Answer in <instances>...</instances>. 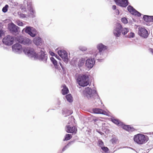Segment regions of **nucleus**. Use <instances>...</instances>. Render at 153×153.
Segmentation results:
<instances>
[{
    "label": "nucleus",
    "instance_id": "nucleus-1",
    "mask_svg": "<svg viewBox=\"0 0 153 153\" xmlns=\"http://www.w3.org/2000/svg\"><path fill=\"white\" fill-rule=\"evenodd\" d=\"M23 51L25 54L28 56L34 58V59L39 60L46 63L48 59V55L44 48H41L40 50L37 53L32 48L27 47L24 48Z\"/></svg>",
    "mask_w": 153,
    "mask_h": 153
},
{
    "label": "nucleus",
    "instance_id": "nucleus-2",
    "mask_svg": "<svg viewBox=\"0 0 153 153\" xmlns=\"http://www.w3.org/2000/svg\"><path fill=\"white\" fill-rule=\"evenodd\" d=\"M116 4L122 7L126 8L128 6L127 10L129 13L133 15L140 17L142 15L141 13L135 10L130 4L128 0H114Z\"/></svg>",
    "mask_w": 153,
    "mask_h": 153
},
{
    "label": "nucleus",
    "instance_id": "nucleus-3",
    "mask_svg": "<svg viewBox=\"0 0 153 153\" xmlns=\"http://www.w3.org/2000/svg\"><path fill=\"white\" fill-rule=\"evenodd\" d=\"M82 94L85 97H86L88 100L93 98L94 99H99L102 104L101 100L98 95L97 91L95 90H92L91 88L86 87L83 91Z\"/></svg>",
    "mask_w": 153,
    "mask_h": 153
},
{
    "label": "nucleus",
    "instance_id": "nucleus-4",
    "mask_svg": "<svg viewBox=\"0 0 153 153\" xmlns=\"http://www.w3.org/2000/svg\"><path fill=\"white\" fill-rule=\"evenodd\" d=\"M89 75L86 74H79L76 79L79 85L81 87H86L90 83Z\"/></svg>",
    "mask_w": 153,
    "mask_h": 153
},
{
    "label": "nucleus",
    "instance_id": "nucleus-5",
    "mask_svg": "<svg viewBox=\"0 0 153 153\" xmlns=\"http://www.w3.org/2000/svg\"><path fill=\"white\" fill-rule=\"evenodd\" d=\"M149 140V138L147 136L141 133H138L135 135L133 138L134 141L139 145L145 144Z\"/></svg>",
    "mask_w": 153,
    "mask_h": 153
},
{
    "label": "nucleus",
    "instance_id": "nucleus-6",
    "mask_svg": "<svg viewBox=\"0 0 153 153\" xmlns=\"http://www.w3.org/2000/svg\"><path fill=\"white\" fill-rule=\"evenodd\" d=\"M7 28L10 33L14 36L18 35L20 31V27L12 22L8 24Z\"/></svg>",
    "mask_w": 153,
    "mask_h": 153
},
{
    "label": "nucleus",
    "instance_id": "nucleus-7",
    "mask_svg": "<svg viewBox=\"0 0 153 153\" xmlns=\"http://www.w3.org/2000/svg\"><path fill=\"white\" fill-rule=\"evenodd\" d=\"M14 41L16 42H17L16 41V37L9 35H7L2 39V42L5 45L8 46L12 45L13 44Z\"/></svg>",
    "mask_w": 153,
    "mask_h": 153
},
{
    "label": "nucleus",
    "instance_id": "nucleus-8",
    "mask_svg": "<svg viewBox=\"0 0 153 153\" xmlns=\"http://www.w3.org/2000/svg\"><path fill=\"white\" fill-rule=\"evenodd\" d=\"M16 40L18 43L25 45H29L32 43V41L30 39L26 37H24L22 36L16 37Z\"/></svg>",
    "mask_w": 153,
    "mask_h": 153
},
{
    "label": "nucleus",
    "instance_id": "nucleus-9",
    "mask_svg": "<svg viewBox=\"0 0 153 153\" xmlns=\"http://www.w3.org/2000/svg\"><path fill=\"white\" fill-rule=\"evenodd\" d=\"M24 31L27 33L32 37H35L37 34V31L34 28L29 26H26L22 31Z\"/></svg>",
    "mask_w": 153,
    "mask_h": 153
},
{
    "label": "nucleus",
    "instance_id": "nucleus-10",
    "mask_svg": "<svg viewBox=\"0 0 153 153\" xmlns=\"http://www.w3.org/2000/svg\"><path fill=\"white\" fill-rule=\"evenodd\" d=\"M27 4V9L30 12V13L28 14L27 15V17L31 18L35 17L36 16L35 14L36 12L33 9L31 0H28Z\"/></svg>",
    "mask_w": 153,
    "mask_h": 153
},
{
    "label": "nucleus",
    "instance_id": "nucleus-11",
    "mask_svg": "<svg viewBox=\"0 0 153 153\" xmlns=\"http://www.w3.org/2000/svg\"><path fill=\"white\" fill-rule=\"evenodd\" d=\"M97 48L98 51L96 50V51L95 52L94 56L95 57L99 55H101L102 51L107 50L108 48V47L101 43L97 45Z\"/></svg>",
    "mask_w": 153,
    "mask_h": 153
},
{
    "label": "nucleus",
    "instance_id": "nucleus-12",
    "mask_svg": "<svg viewBox=\"0 0 153 153\" xmlns=\"http://www.w3.org/2000/svg\"><path fill=\"white\" fill-rule=\"evenodd\" d=\"M57 53L64 62L66 63L68 62L69 59L68 53L65 50L63 49L59 50L57 51Z\"/></svg>",
    "mask_w": 153,
    "mask_h": 153
},
{
    "label": "nucleus",
    "instance_id": "nucleus-13",
    "mask_svg": "<svg viewBox=\"0 0 153 153\" xmlns=\"http://www.w3.org/2000/svg\"><path fill=\"white\" fill-rule=\"evenodd\" d=\"M122 29L123 27L122 25L119 23H117L113 30V34L116 37H118L120 36Z\"/></svg>",
    "mask_w": 153,
    "mask_h": 153
},
{
    "label": "nucleus",
    "instance_id": "nucleus-14",
    "mask_svg": "<svg viewBox=\"0 0 153 153\" xmlns=\"http://www.w3.org/2000/svg\"><path fill=\"white\" fill-rule=\"evenodd\" d=\"M138 29V34L139 36L144 39L148 38L149 33L146 28L144 27H139Z\"/></svg>",
    "mask_w": 153,
    "mask_h": 153
},
{
    "label": "nucleus",
    "instance_id": "nucleus-15",
    "mask_svg": "<svg viewBox=\"0 0 153 153\" xmlns=\"http://www.w3.org/2000/svg\"><path fill=\"white\" fill-rule=\"evenodd\" d=\"M95 63L94 57L90 58L85 59V66L88 69H91L94 66Z\"/></svg>",
    "mask_w": 153,
    "mask_h": 153
},
{
    "label": "nucleus",
    "instance_id": "nucleus-16",
    "mask_svg": "<svg viewBox=\"0 0 153 153\" xmlns=\"http://www.w3.org/2000/svg\"><path fill=\"white\" fill-rule=\"evenodd\" d=\"M19 43H17L12 47L13 51L15 53L19 54L22 53V50L25 48H22V45Z\"/></svg>",
    "mask_w": 153,
    "mask_h": 153
},
{
    "label": "nucleus",
    "instance_id": "nucleus-17",
    "mask_svg": "<svg viewBox=\"0 0 153 153\" xmlns=\"http://www.w3.org/2000/svg\"><path fill=\"white\" fill-rule=\"evenodd\" d=\"M65 130L68 133L76 134L77 131L76 127L74 126H71L70 125H67L65 127Z\"/></svg>",
    "mask_w": 153,
    "mask_h": 153
},
{
    "label": "nucleus",
    "instance_id": "nucleus-18",
    "mask_svg": "<svg viewBox=\"0 0 153 153\" xmlns=\"http://www.w3.org/2000/svg\"><path fill=\"white\" fill-rule=\"evenodd\" d=\"M91 113L96 114H102L109 117L110 115L105 111L99 108H94L92 109Z\"/></svg>",
    "mask_w": 153,
    "mask_h": 153
},
{
    "label": "nucleus",
    "instance_id": "nucleus-19",
    "mask_svg": "<svg viewBox=\"0 0 153 153\" xmlns=\"http://www.w3.org/2000/svg\"><path fill=\"white\" fill-rule=\"evenodd\" d=\"M120 126L123 129L129 132H132L135 130L133 127H131L130 125H126L123 122L121 123Z\"/></svg>",
    "mask_w": 153,
    "mask_h": 153
},
{
    "label": "nucleus",
    "instance_id": "nucleus-20",
    "mask_svg": "<svg viewBox=\"0 0 153 153\" xmlns=\"http://www.w3.org/2000/svg\"><path fill=\"white\" fill-rule=\"evenodd\" d=\"M33 42L34 44L38 47L39 46L42 45V39L40 37L37 36L34 39Z\"/></svg>",
    "mask_w": 153,
    "mask_h": 153
},
{
    "label": "nucleus",
    "instance_id": "nucleus-21",
    "mask_svg": "<svg viewBox=\"0 0 153 153\" xmlns=\"http://www.w3.org/2000/svg\"><path fill=\"white\" fill-rule=\"evenodd\" d=\"M50 59L51 62L54 65L55 68L58 70L59 72L60 71H61V68L58 64L57 61L55 59V58L54 57H50Z\"/></svg>",
    "mask_w": 153,
    "mask_h": 153
},
{
    "label": "nucleus",
    "instance_id": "nucleus-22",
    "mask_svg": "<svg viewBox=\"0 0 153 153\" xmlns=\"http://www.w3.org/2000/svg\"><path fill=\"white\" fill-rule=\"evenodd\" d=\"M62 114L64 117H66L71 114L73 113V111L69 110L66 108H63L62 110Z\"/></svg>",
    "mask_w": 153,
    "mask_h": 153
},
{
    "label": "nucleus",
    "instance_id": "nucleus-23",
    "mask_svg": "<svg viewBox=\"0 0 153 153\" xmlns=\"http://www.w3.org/2000/svg\"><path fill=\"white\" fill-rule=\"evenodd\" d=\"M85 62V59L84 58H81L78 61L77 66L79 68H80L82 67Z\"/></svg>",
    "mask_w": 153,
    "mask_h": 153
},
{
    "label": "nucleus",
    "instance_id": "nucleus-24",
    "mask_svg": "<svg viewBox=\"0 0 153 153\" xmlns=\"http://www.w3.org/2000/svg\"><path fill=\"white\" fill-rule=\"evenodd\" d=\"M69 93V90L68 87L65 84L63 86V88L61 90V93L63 95H66Z\"/></svg>",
    "mask_w": 153,
    "mask_h": 153
},
{
    "label": "nucleus",
    "instance_id": "nucleus-25",
    "mask_svg": "<svg viewBox=\"0 0 153 153\" xmlns=\"http://www.w3.org/2000/svg\"><path fill=\"white\" fill-rule=\"evenodd\" d=\"M110 119V120L113 123L118 126H120L121 123H122V122L120 121L118 119H115L114 117H112Z\"/></svg>",
    "mask_w": 153,
    "mask_h": 153
},
{
    "label": "nucleus",
    "instance_id": "nucleus-26",
    "mask_svg": "<svg viewBox=\"0 0 153 153\" xmlns=\"http://www.w3.org/2000/svg\"><path fill=\"white\" fill-rule=\"evenodd\" d=\"M75 140H74L72 141H69L65 146L63 148L62 151V152H63L65 150L67 149L72 144L74 143Z\"/></svg>",
    "mask_w": 153,
    "mask_h": 153
},
{
    "label": "nucleus",
    "instance_id": "nucleus-27",
    "mask_svg": "<svg viewBox=\"0 0 153 153\" xmlns=\"http://www.w3.org/2000/svg\"><path fill=\"white\" fill-rule=\"evenodd\" d=\"M65 97L67 101L68 102L71 103L73 102V98L71 94H67L65 95Z\"/></svg>",
    "mask_w": 153,
    "mask_h": 153
},
{
    "label": "nucleus",
    "instance_id": "nucleus-28",
    "mask_svg": "<svg viewBox=\"0 0 153 153\" xmlns=\"http://www.w3.org/2000/svg\"><path fill=\"white\" fill-rule=\"evenodd\" d=\"M101 130L102 131L106 134H108L110 133V131L109 129V127L107 126H102Z\"/></svg>",
    "mask_w": 153,
    "mask_h": 153
},
{
    "label": "nucleus",
    "instance_id": "nucleus-29",
    "mask_svg": "<svg viewBox=\"0 0 153 153\" xmlns=\"http://www.w3.org/2000/svg\"><path fill=\"white\" fill-rule=\"evenodd\" d=\"M151 16L143 15V19L145 22L148 23L150 22Z\"/></svg>",
    "mask_w": 153,
    "mask_h": 153
},
{
    "label": "nucleus",
    "instance_id": "nucleus-30",
    "mask_svg": "<svg viewBox=\"0 0 153 153\" xmlns=\"http://www.w3.org/2000/svg\"><path fill=\"white\" fill-rule=\"evenodd\" d=\"M72 138V135L70 134H66L63 139V141H67L70 140Z\"/></svg>",
    "mask_w": 153,
    "mask_h": 153
},
{
    "label": "nucleus",
    "instance_id": "nucleus-31",
    "mask_svg": "<svg viewBox=\"0 0 153 153\" xmlns=\"http://www.w3.org/2000/svg\"><path fill=\"white\" fill-rule=\"evenodd\" d=\"M129 31V30L128 28L126 27H123V29H122L121 33L123 36H124L127 34Z\"/></svg>",
    "mask_w": 153,
    "mask_h": 153
},
{
    "label": "nucleus",
    "instance_id": "nucleus-32",
    "mask_svg": "<svg viewBox=\"0 0 153 153\" xmlns=\"http://www.w3.org/2000/svg\"><path fill=\"white\" fill-rule=\"evenodd\" d=\"M101 149L105 153H110V152L109 149L106 146H104L101 147Z\"/></svg>",
    "mask_w": 153,
    "mask_h": 153
},
{
    "label": "nucleus",
    "instance_id": "nucleus-33",
    "mask_svg": "<svg viewBox=\"0 0 153 153\" xmlns=\"http://www.w3.org/2000/svg\"><path fill=\"white\" fill-rule=\"evenodd\" d=\"M97 145L99 146L101 148V147H102L104 146V143L102 140L100 139L98 141Z\"/></svg>",
    "mask_w": 153,
    "mask_h": 153
},
{
    "label": "nucleus",
    "instance_id": "nucleus-34",
    "mask_svg": "<svg viewBox=\"0 0 153 153\" xmlns=\"http://www.w3.org/2000/svg\"><path fill=\"white\" fill-rule=\"evenodd\" d=\"M121 20L122 22L125 24H127L128 23V18L127 17H122L121 18Z\"/></svg>",
    "mask_w": 153,
    "mask_h": 153
},
{
    "label": "nucleus",
    "instance_id": "nucleus-35",
    "mask_svg": "<svg viewBox=\"0 0 153 153\" xmlns=\"http://www.w3.org/2000/svg\"><path fill=\"white\" fill-rule=\"evenodd\" d=\"M62 68V70H61V71L62 72V75L64 76H65L67 71V68L65 67H64ZM61 71H60V72Z\"/></svg>",
    "mask_w": 153,
    "mask_h": 153
},
{
    "label": "nucleus",
    "instance_id": "nucleus-36",
    "mask_svg": "<svg viewBox=\"0 0 153 153\" xmlns=\"http://www.w3.org/2000/svg\"><path fill=\"white\" fill-rule=\"evenodd\" d=\"M9 6L8 4H6L2 8V11L4 13H6L8 10Z\"/></svg>",
    "mask_w": 153,
    "mask_h": 153
},
{
    "label": "nucleus",
    "instance_id": "nucleus-37",
    "mask_svg": "<svg viewBox=\"0 0 153 153\" xmlns=\"http://www.w3.org/2000/svg\"><path fill=\"white\" fill-rule=\"evenodd\" d=\"M135 36V34L134 32H131L130 33L129 35L128 34L127 35L125 36V37L126 38H133Z\"/></svg>",
    "mask_w": 153,
    "mask_h": 153
},
{
    "label": "nucleus",
    "instance_id": "nucleus-38",
    "mask_svg": "<svg viewBox=\"0 0 153 153\" xmlns=\"http://www.w3.org/2000/svg\"><path fill=\"white\" fill-rule=\"evenodd\" d=\"M118 139L116 137H112L110 140L112 144H116Z\"/></svg>",
    "mask_w": 153,
    "mask_h": 153
},
{
    "label": "nucleus",
    "instance_id": "nucleus-39",
    "mask_svg": "<svg viewBox=\"0 0 153 153\" xmlns=\"http://www.w3.org/2000/svg\"><path fill=\"white\" fill-rule=\"evenodd\" d=\"M79 48L80 50L82 51H85L87 50V48L86 47L83 46H79Z\"/></svg>",
    "mask_w": 153,
    "mask_h": 153
},
{
    "label": "nucleus",
    "instance_id": "nucleus-40",
    "mask_svg": "<svg viewBox=\"0 0 153 153\" xmlns=\"http://www.w3.org/2000/svg\"><path fill=\"white\" fill-rule=\"evenodd\" d=\"M20 8L21 10L22 11V12L26 11V8L25 6H23L22 5H21Z\"/></svg>",
    "mask_w": 153,
    "mask_h": 153
},
{
    "label": "nucleus",
    "instance_id": "nucleus-41",
    "mask_svg": "<svg viewBox=\"0 0 153 153\" xmlns=\"http://www.w3.org/2000/svg\"><path fill=\"white\" fill-rule=\"evenodd\" d=\"M17 24L19 26H22L23 25V23L20 21H17Z\"/></svg>",
    "mask_w": 153,
    "mask_h": 153
},
{
    "label": "nucleus",
    "instance_id": "nucleus-42",
    "mask_svg": "<svg viewBox=\"0 0 153 153\" xmlns=\"http://www.w3.org/2000/svg\"><path fill=\"white\" fill-rule=\"evenodd\" d=\"M4 35V30L1 29L0 30V39L1 38L2 36Z\"/></svg>",
    "mask_w": 153,
    "mask_h": 153
},
{
    "label": "nucleus",
    "instance_id": "nucleus-43",
    "mask_svg": "<svg viewBox=\"0 0 153 153\" xmlns=\"http://www.w3.org/2000/svg\"><path fill=\"white\" fill-rule=\"evenodd\" d=\"M96 131L100 134L101 135H104V134L102 132L100 129H96Z\"/></svg>",
    "mask_w": 153,
    "mask_h": 153
},
{
    "label": "nucleus",
    "instance_id": "nucleus-44",
    "mask_svg": "<svg viewBox=\"0 0 153 153\" xmlns=\"http://www.w3.org/2000/svg\"><path fill=\"white\" fill-rule=\"evenodd\" d=\"M26 15L23 13H21L20 14V18H24L26 17Z\"/></svg>",
    "mask_w": 153,
    "mask_h": 153
},
{
    "label": "nucleus",
    "instance_id": "nucleus-45",
    "mask_svg": "<svg viewBox=\"0 0 153 153\" xmlns=\"http://www.w3.org/2000/svg\"><path fill=\"white\" fill-rule=\"evenodd\" d=\"M49 53L50 55L52 56H55V55H56V53H54L52 51H50L49 52Z\"/></svg>",
    "mask_w": 153,
    "mask_h": 153
},
{
    "label": "nucleus",
    "instance_id": "nucleus-46",
    "mask_svg": "<svg viewBox=\"0 0 153 153\" xmlns=\"http://www.w3.org/2000/svg\"><path fill=\"white\" fill-rule=\"evenodd\" d=\"M115 10V12L116 13V15H118L120 14V11L118 9H116Z\"/></svg>",
    "mask_w": 153,
    "mask_h": 153
},
{
    "label": "nucleus",
    "instance_id": "nucleus-47",
    "mask_svg": "<svg viewBox=\"0 0 153 153\" xmlns=\"http://www.w3.org/2000/svg\"><path fill=\"white\" fill-rule=\"evenodd\" d=\"M55 58H56L57 59L59 60H61V59L59 57V56H58L56 54V55H55Z\"/></svg>",
    "mask_w": 153,
    "mask_h": 153
},
{
    "label": "nucleus",
    "instance_id": "nucleus-48",
    "mask_svg": "<svg viewBox=\"0 0 153 153\" xmlns=\"http://www.w3.org/2000/svg\"><path fill=\"white\" fill-rule=\"evenodd\" d=\"M123 148H128V149H130L133 150H134V151H135V149H134V148H131V147H128V146H125V147H123Z\"/></svg>",
    "mask_w": 153,
    "mask_h": 153
},
{
    "label": "nucleus",
    "instance_id": "nucleus-49",
    "mask_svg": "<svg viewBox=\"0 0 153 153\" xmlns=\"http://www.w3.org/2000/svg\"><path fill=\"white\" fill-rule=\"evenodd\" d=\"M112 9L114 10H116L117 9V6L116 5H113L112 7Z\"/></svg>",
    "mask_w": 153,
    "mask_h": 153
},
{
    "label": "nucleus",
    "instance_id": "nucleus-50",
    "mask_svg": "<svg viewBox=\"0 0 153 153\" xmlns=\"http://www.w3.org/2000/svg\"><path fill=\"white\" fill-rule=\"evenodd\" d=\"M150 22H153V16H151Z\"/></svg>",
    "mask_w": 153,
    "mask_h": 153
},
{
    "label": "nucleus",
    "instance_id": "nucleus-51",
    "mask_svg": "<svg viewBox=\"0 0 153 153\" xmlns=\"http://www.w3.org/2000/svg\"><path fill=\"white\" fill-rule=\"evenodd\" d=\"M97 60L98 62H101L103 60V59H97Z\"/></svg>",
    "mask_w": 153,
    "mask_h": 153
},
{
    "label": "nucleus",
    "instance_id": "nucleus-52",
    "mask_svg": "<svg viewBox=\"0 0 153 153\" xmlns=\"http://www.w3.org/2000/svg\"><path fill=\"white\" fill-rule=\"evenodd\" d=\"M59 64L62 68L63 67H64V66H63V65L61 62H59Z\"/></svg>",
    "mask_w": 153,
    "mask_h": 153
},
{
    "label": "nucleus",
    "instance_id": "nucleus-53",
    "mask_svg": "<svg viewBox=\"0 0 153 153\" xmlns=\"http://www.w3.org/2000/svg\"><path fill=\"white\" fill-rule=\"evenodd\" d=\"M102 55V53H101V55H99L98 56H97V57H96V58H97V59H99V57H100V58H102V57L101 56V55Z\"/></svg>",
    "mask_w": 153,
    "mask_h": 153
},
{
    "label": "nucleus",
    "instance_id": "nucleus-54",
    "mask_svg": "<svg viewBox=\"0 0 153 153\" xmlns=\"http://www.w3.org/2000/svg\"><path fill=\"white\" fill-rule=\"evenodd\" d=\"M93 120L94 122H96L98 120V119H97V118L94 119H93Z\"/></svg>",
    "mask_w": 153,
    "mask_h": 153
},
{
    "label": "nucleus",
    "instance_id": "nucleus-55",
    "mask_svg": "<svg viewBox=\"0 0 153 153\" xmlns=\"http://www.w3.org/2000/svg\"><path fill=\"white\" fill-rule=\"evenodd\" d=\"M57 104L58 105H59L60 104V101L59 100H58Z\"/></svg>",
    "mask_w": 153,
    "mask_h": 153
},
{
    "label": "nucleus",
    "instance_id": "nucleus-56",
    "mask_svg": "<svg viewBox=\"0 0 153 153\" xmlns=\"http://www.w3.org/2000/svg\"><path fill=\"white\" fill-rule=\"evenodd\" d=\"M150 51L153 54V48H150Z\"/></svg>",
    "mask_w": 153,
    "mask_h": 153
},
{
    "label": "nucleus",
    "instance_id": "nucleus-57",
    "mask_svg": "<svg viewBox=\"0 0 153 153\" xmlns=\"http://www.w3.org/2000/svg\"><path fill=\"white\" fill-rule=\"evenodd\" d=\"M132 23V21L131 20H129V23L130 24H131Z\"/></svg>",
    "mask_w": 153,
    "mask_h": 153
},
{
    "label": "nucleus",
    "instance_id": "nucleus-58",
    "mask_svg": "<svg viewBox=\"0 0 153 153\" xmlns=\"http://www.w3.org/2000/svg\"><path fill=\"white\" fill-rule=\"evenodd\" d=\"M132 20H133V21H134V22H136V20L135 19L133 18H132Z\"/></svg>",
    "mask_w": 153,
    "mask_h": 153
},
{
    "label": "nucleus",
    "instance_id": "nucleus-59",
    "mask_svg": "<svg viewBox=\"0 0 153 153\" xmlns=\"http://www.w3.org/2000/svg\"><path fill=\"white\" fill-rule=\"evenodd\" d=\"M105 123H102V126H105Z\"/></svg>",
    "mask_w": 153,
    "mask_h": 153
},
{
    "label": "nucleus",
    "instance_id": "nucleus-60",
    "mask_svg": "<svg viewBox=\"0 0 153 153\" xmlns=\"http://www.w3.org/2000/svg\"><path fill=\"white\" fill-rule=\"evenodd\" d=\"M63 152L62 151H61V150L59 151L57 153H62Z\"/></svg>",
    "mask_w": 153,
    "mask_h": 153
},
{
    "label": "nucleus",
    "instance_id": "nucleus-61",
    "mask_svg": "<svg viewBox=\"0 0 153 153\" xmlns=\"http://www.w3.org/2000/svg\"><path fill=\"white\" fill-rule=\"evenodd\" d=\"M2 23L0 22V30H1V25H2Z\"/></svg>",
    "mask_w": 153,
    "mask_h": 153
},
{
    "label": "nucleus",
    "instance_id": "nucleus-62",
    "mask_svg": "<svg viewBox=\"0 0 153 153\" xmlns=\"http://www.w3.org/2000/svg\"><path fill=\"white\" fill-rule=\"evenodd\" d=\"M146 25H147V26H149L150 25L149 23H146Z\"/></svg>",
    "mask_w": 153,
    "mask_h": 153
},
{
    "label": "nucleus",
    "instance_id": "nucleus-63",
    "mask_svg": "<svg viewBox=\"0 0 153 153\" xmlns=\"http://www.w3.org/2000/svg\"><path fill=\"white\" fill-rule=\"evenodd\" d=\"M60 108V106L59 105L57 107V109H59Z\"/></svg>",
    "mask_w": 153,
    "mask_h": 153
}]
</instances>
